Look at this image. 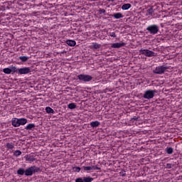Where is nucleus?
Listing matches in <instances>:
<instances>
[{
	"mask_svg": "<svg viewBox=\"0 0 182 182\" xmlns=\"http://www.w3.org/2000/svg\"><path fill=\"white\" fill-rule=\"evenodd\" d=\"M28 123V119L26 118H13L11 120V124L14 127H19V126H25Z\"/></svg>",
	"mask_w": 182,
	"mask_h": 182,
	"instance_id": "nucleus-1",
	"label": "nucleus"
},
{
	"mask_svg": "<svg viewBox=\"0 0 182 182\" xmlns=\"http://www.w3.org/2000/svg\"><path fill=\"white\" fill-rule=\"evenodd\" d=\"M39 171H41V168L33 166L26 169L25 176H33L35 173H39Z\"/></svg>",
	"mask_w": 182,
	"mask_h": 182,
	"instance_id": "nucleus-2",
	"label": "nucleus"
},
{
	"mask_svg": "<svg viewBox=\"0 0 182 182\" xmlns=\"http://www.w3.org/2000/svg\"><path fill=\"white\" fill-rule=\"evenodd\" d=\"M139 55H144V56H146L147 58H153L157 56V53H154V51H151L148 49H141L139 50Z\"/></svg>",
	"mask_w": 182,
	"mask_h": 182,
	"instance_id": "nucleus-3",
	"label": "nucleus"
},
{
	"mask_svg": "<svg viewBox=\"0 0 182 182\" xmlns=\"http://www.w3.org/2000/svg\"><path fill=\"white\" fill-rule=\"evenodd\" d=\"M146 31L151 35H157V33H159V31H160V28H159V26L156 24H152L146 28Z\"/></svg>",
	"mask_w": 182,
	"mask_h": 182,
	"instance_id": "nucleus-4",
	"label": "nucleus"
},
{
	"mask_svg": "<svg viewBox=\"0 0 182 182\" xmlns=\"http://www.w3.org/2000/svg\"><path fill=\"white\" fill-rule=\"evenodd\" d=\"M167 69H169V67L168 65H160L156 68V69L153 70V73L155 75H163Z\"/></svg>",
	"mask_w": 182,
	"mask_h": 182,
	"instance_id": "nucleus-5",
	"label": "nucleus"
},
{
	"mask_svg": "<svg viewBox=\"0 0 182 182\" xmlns=\"http://www.w3.org/2000/svg\"><path fill=\"white\" fill-rule=\"evenodd\" d=\"M155 93H157V90H148L144 92L143 97L144 99H148V100L153 99V97H154Z\"/></svg>",
	"mask_w": 182,
	"mask_h": 182,
	"instance_id": "nucleus-6",
	"label": "nucleus"
},
{
	"mask_svg": "<svg viewBox=\"0 0 182 182\" xmlns=\"http://www.w3.org/2000/svg\"><path fill=\"white\" fill-rule=\"evenodd\" d=\"M77 79L80 80L81 82H90L93 79V77L92 75H85V74H80L77 76Z\"/></svg>",
	"mask_w": 182,
	"mask_h": 182,
	"instance_id": "nucleus-7",
	"label": "nucleus"
},
{
	"mask_svg": "<svg viewBox=\"0 0 182 182\" xmlns=\"http://www.w3.org/2000/svg\"><path fill=\"white\" fill-rule=\"evenodd\" d=\"M31 68L29 67L18 68V75H28V73H31Z\"/></svg>",
	"mask_w": 182,
	"mask_h": 182,
	"instance_id": "nucleus-8",
	"label": "nucleus"
},
{
	"mask_svg": "<svg viewBox=\"0 0 182 182\" xmlns=\"http://www.w3.org/2000/svg\"><path fill=\"white\" fill-rule=\"evenodd\" d=\"M123 46H126V43H114L112 44L111 48L119 49V48H123Z\"/></svg>",
	"mask_w": 182,
	"mask_h": 182,
	"instance_id": "nucleus-9",
	"label": "nucleus"
},
{
	"mask_svg": "<svg viewBox=\"0 0 182 182\" xmlns=\"http://www.w3.org/2000/svg\"><path fill=\"white\" fill-rule=\"evenodd\" d=\"M83 170L85 171H91V170H100V168L97 166H82Z\"/></svg>",
	"mask_w": 182,
	"mask_h": 182,
	"instance_id": "nucleus-10",
	"label": "nucleus"
},
{
	"mask_svg": "<svg viewBox=\"0 0 182 182\" xmlns=\"http://www.w3.org/2000/svg\"><path fill=\"white\" fill-rule=\"evenodd\" d=\"M147 15H150V16H154V6H150L147 10H146Z\"/></svg>",
	"mask_w": 182,
	"mask_h": 182,
	"instance_id": "nucleus-11",
	"label": "nucleus"
},
{
	"mask_svg": "<svg viewBox=\"0 0 182 182\" xmlns=\"http://www.w3.org/2000/svg\"><path fill=\"white\" fill-rule=\"evenodd\" d=\"M36 159H35V156L33 155H26V161H35Z\"/></svg>",
	"mask_w": 182,
	"mask_h": 182,
	"instance_id": "nucleus-12",
	"label": "nucleus"
},
{
	"mask_svg": "<svg viewBox=\"0 0 182 182\" xmlns=\"http://www.w3.org/2000/svg\"><path fill=\"white\" fill-rule=\"evenodd\" d=\"M10 69H11V73H12V74H14V73H17V75H18V72H19V68H16V67H15V66H14V65H11V67H10Z\"/></svg>",
	"mask_w": 182,
	"mask_h": 182,
	"instance_id": "nucleus-13",
	"label": "nucleus"
},
{
	"mask_svg": "<svg viewBox=\"0 0 182 182\" xmlns=\"http://www.w3.org/2000/svg\"><path fill=\"white\" fill-rule=\"evenodd\" d=\"M65 43H67L68 46H76V41L73 40H67Z\"/></svg>",
	"mask_w": 182,
	"mask_h": 182,
	"instance_id": "nucleus-14",
	"label": "nucleus"
},
{
	"mask_svg": "<svg viewBox=\"0 0 182 182\" xmlns=\"http://www.w3.org/2000/svg\"><path fill=\"white\" fill-rule=\"evenodd\" d=\"M90 126L91 127H99L100 126V122L99 121H95V122H90Z\"/></svg>",
	"mask_w": 182,
	"mask_h": 182,
	"instance_id": "nucleus-15",
	"label": "nucleus"
},
{
	"mask_svg": "<svg viewBox=\"0 0 182 182\" xmlns=\"http://www.w3.org/2000/svg\"><path fill=\"white\" fill-rule=\"evenodd\" d=\"M130 8H132V4H125L122 6V9H123V11H127V9H130Z\"/></svg>",
	"mask_w": 182,
	"mask_h": 182,
	"instance_id": "nucleus-16",
	"label": "nucleus"
},
{
	"mask_svg": "<svg viewBox=\"0 0 182 182\" xmlns=\"http://www.w3.org/2000/svg\"><path fill=\"white\" fill-rule=\"evenodd\" d=\"M123 16H124L122 13H117L112 15V17L114 18L115 19H120V18H123Z\"/></svg>",
	"mask_w": 182,
	"mask_h": 182,
	"instance_id": "nucleus-17",
	"label": "nucleus"
},
{
	"mask_svg": "<svg viewBox=\"0 0 182 182\" xmlns=\"http://www.w3.org/2000/svg\"><path fill=\"white\" fill-rule=\"evenodd\" d=\"M25 173H26V170L22 168H18L17 171V174H18V176H23Z\"/></svg>",
	"mask_w": 182,
	"mask_h": 182,
	"instance_id": "nucleus-18",
	"label": "nucleus"
},
{
	"mask_svg": "<svg viewBox=\"0 0 182 182\" xmlns=\"http://www.w3.org/2000/svg\"><path fill=\"white\" fill-rule=\"evenodd\" d=\"M34 127H36L35 124H29L26 127V130H32Z\"/></svg>",
	"mask_w": 182,
	"mask_h": 182,
	"instance_id": "nucleus-19",
	"label": "nucleus"
},
{
	"mask_svg": "<svg viewBox=\"0 0 182 182\" xmlns=\"http://www.w3.org/2000/svg\"><path fill=\"white\" fill-rule=\"evenodd\" d=\"M4 73L6 75H11L12 73V70H11V68H6L3 70Z\"/></svg>",
	"mask_w": 182,
	"mask_h": 182,
	"instance_id": "nucleus-20",
	"label": "nucleus"
},
{
	"mask_svg": "<svg viewBox=\"0 0 182 182\" xmlns=\"http://www.w3.org/2000/svg\"><path fill=\"white\" fill-rule=\"evenodd\" d=\"M46 113H52L53 114H54V113H55V111L53 110V109H52L50 107H46Z\"/></svg>",
	"mask_w": 182,
	"mask_h": 182,
	"instance_id": "nucleus-21",
	"label": "nucleus"
},
{
	"mask_svg": "<svg viewBox=\"0 0 182 182\" xmlns=\"http://www.w3.org/2000/svg\"><path fill=\"white\" fill-rule=\"evenodd\" d=\"M93 178L88 176V177H83L84 182H92L93 181Z\"/></svg>",
	"mask_w": 182,
	"mask_h": 182,
	"instance_id": "nucleus-22",
	"label": "nucleus"
},
{
	"mask_svg": "<svg viewBox=\"0 0 182 182\" xmlns=\"http://www.w3.org/2000/svg\"><path fill=\"white\" fill-rule=\"evenodd\" d=\"M15 146L12 143H7L6 144V148L9 150H14Z\"/></svg>",
	"mask_w": 182,
	"mask_h": 182,
	"instance_id": "nucleus-23",
	"label": "nucleus"
},
{
	"mask_svg": "<svg viewBox=\"0 0 182 182\" xmlns=\"http://www.w3.org/2000/svg\"><path fill=\"white\" fill-rule=\"evenodd\" d=\"M102 46L100 45V44H99V43H92V48H93V49H100V47H101Z\"/></svg>",
	"mask_w": 182,
	"mask_h": 182,
	"instance_id": "nucleus-24",
	"label": "nucleus"
},
{
	"mask_svg": "<svg viewBox=\"0 0 182 182\" xmlns=\"http://www.w3.org/2000/svg\"><path fill=\"white\" fill-rule=\"evenodd\" d=\"M18 59H20V60H21V62H27V60L29 59V57H28V56H20L18 58Z\"/></svg>",
	"mask_w": 182,
	"mask_h": 182,
	"instance_id": "nucleus-25",
	"label": "nucleus"
},
{
	"mask_svg": "<svg viewBox=\"0 0 182 182\" xmlns=\"http://www.w3.org/2000/svg\"><path fill=\"white\" fill-rule=\"evenodd\" d=\"M68 109H76L77 106H76V104L73 102V103H70L68 105Z\"/></svg>",
	"mask_w": 182,
	"mask_h": 182,
	"instance_id": "nucleus-26",
	"label": "nucleus"
},
{
	"mask_svg": "<svg viewBox=\"0 0 182 182\" xmlns=\"http://www.w3.org/2000/svg\"><path fill=\"white\" fill-rule=\"evenodd\" d=\"M173 149L171 147L166 148V153L168 154H173Z\"/></svg>",
	"mask_w": 182,
	"mask_h": 182,
	"instance_id": "nucleus-27",
	"label": "nucleus"
},
{
	"mask_svg": "<svg viewBox=\"0 0 182 182\" xmlns=\"http://www.w3.org/2000/svg\"><path fill=\"white\" fill-rule=\"evenodd\" d=\"M14 156H16V157H18L19 156H21V154H22V151H21L20 150H16L14 152Z\"/></svg>",
	"mask_w": 182,
	"mask_h": 182,
	"instance_id": "nucleus-28",
	"label": "nucleus"
},
{
	"mask_svg": "<svg viewBox=\"0 0 182 182\" xmlns=\"http://www.w3.org/2000/svg\"><path fill=\"white\" fill-rule=\"evenodd\" d=\"M73 171L79 173L80 171V167L75 166L73 168Z\"/></svg>",
	"mask_w": 182,
	"mask_h": 182,
	"instance_id": "nucleus-29",
	"label": "nucleus"
},
{
	"mask_svg": "<svg viewBox=\"0 0 182 182\" xmlns=\"http://www.w3.org/2000/svg\"><path fill=\"white\" fill-rule=\"evenodd\" d=\"M109 36H111V38H116V33L112 32V33H109Z\"/></svg>",
	"mask_w": 182,
	"mask_h": 182,
	"instance_id": "nucleus-30",
	"label": "nucleus"
},
{
	"mask_svg": "<svg viewBox=\"0 0 182 182\" xmlns=\"http://www.w3.org/2000/svg\"><path fill=\"white\" fill-rule=\"evenodd\" d=\"M75 182H84L83 178H77L75 179Z\"/></svg>",
	"mask_w": 182,
	"mask_h": 182,
	"instance_id": "nucleus-31",
	"label": "nucleus"
},
{
	"mask_svg": "<svg viewBox=\"0 0 182 182\" xmlns=\"http://www.w3.org/2000/svg\"><path fill=\"white\" fill-rule=\"evenodd\" d=\"M99 12H100V14H106V10H105V9H100Z\"/></svg>",
	"mask_w": 182,
	"mask_h": 182,
	"instance_id": "nucleus-32",
	"label": "nucleus"
},
{
	"mask_svg": "<svg viewBox=\"0 0 182 182\" xmlns=\"http://www.w3.org/2000/svg\"><path fill=\"white\" fill-rule=\"evenodd\" d=\"M166 168H171V164H166Z\"/></svg>",
	"mask_w": 182,
	"mask_h": 182,
	"instance_id": "nucleus-33",
	"label": "nucleus"
},
{
	"mask_svg": "<svg viewBox=\"0 0 182 182\" xmlns=\"http://www.w3.org/2000/svg\"><path fill=\"white\" fill-rule=\"evenodd\" d=\"M132 120H135L136 122H137V120H139V117H134L132 118Z\"/></svg>",
	"mask_w": 182,
	"mask_h": 182,
	"instance_id": "nucleus-34",
	"label": "nucleus"
},
{
	"mask_svg": "<svg viewBox=\"0 0 182 182\" xmlns=\"http://www.w3.org/2000/svg\"><path fill=\"white\" fill-rule=\"evenodd\" d=\"M122 177H124L126 176V173L124 172H122Z\"/></svg>",
	"mask_w": 182,
	"mask_h": 182,
	"instance_id": "nucleus-35",
	"label": "nucleus"
},
{
	"mask_svg": "<svg viewBox=\"0 0 182 182\" xmlns=\"http://www.w3.org/2000/svg\"><path fill=\"white\" fill-rule=\"evenodd\" d=\"M109 2H110V1H112V2H113V1H114V0H107Z\"/></svg>",
	"mask_w": 182,
	"mask_h": 182,
	"instance_id": "nucleus-36",
	"label": "nucleus"
},
{
	"mask_svg": "<svg viewBox=\"0 0 182 182\" xmlns=\"http://www.w3.org/2000/svg\"><path fill=\"white\" fill-rule=\"evenodd\" d=\"M62 53H66V51H63V52H62Z\"/></svg>",
	"mask_w": 182,
	"mask_h": 182,
	"instance_id": "nucleus-37",
	"label": "nucleus"
},
{
	"mask_svg": "<svg viewBox=\"0 0 182 182\" xmlns=\"http://www.w3.org/2000/svg\"><path fill=\"white\" fill-rule=\"evenodd\" d=\"M94 1H97V0H93Z\"/></svg>",
	"mask_w": 182,
	"mask_h": 182,
	"instance_id": "nucleus-38",
	"label": "nucleus"
}]
</instances>
